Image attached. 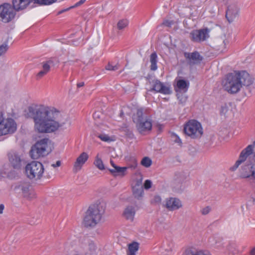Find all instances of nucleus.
Listing matches in <instances>:
<instances>
[{"label":"nucleus","instance_id":"f257e3e1","mask_svg":"<svg viewBox=\"0 0 255 255\" xmlns=\"http://www.w3.org/2000/svg\"><path fill=\"white\" fill-rule=\"evenodd\" d=\"M28 117L34 123V129L39 133H51L65 125L67 119L56 109L43 105H32L28 108Z\"/></svg>","mask_w":255,"mask_h":255},{"label":"nucleus","instance_id":"f03ea898","mask_svg":"<svg viewBox=\"0 0 255 255\" xmlns=\"http://www.w3.org/2000/svg\"><path fill=\"white\" fill-rule=\"evenodd\" d=\"M255 147V141L248 145L240 154L238 159L230 168L231 171H236L238 168V176L240 179L255 182V161L247 160L248 157L253 153Z\"/></svg>","mask_w":255,"mask_h":255},{"label":"nucleus","instance_id":"7ed1b4c3","mask_svg":"<svg viewBox=\"0 0 255 255\" xmlns=\"http://www.w3.org/2000/svg\"><path fill=\"white\" fill-rule=\"evenodd\" d=\"M105 208L106 205L103 202H98L90 206L84 219V226L86 227H94L101 221Z\"/></svg>","mask_w":255,"mask_h":255},{"label":"nucleus","instance_id":"20e7f679","mask_svg":"<svg viewBox=\"0 0 255 255\" xmlns=\"http://www.w3.org/2000/svg\"><path fill=\"white\" fill-rule=\"evenodd\" d=\"M147 115L145 110L139 109L133 116V121L136 124L138 131L141 134H145L152 128L151 121L147 118Z\"/></svg>","mask_w":255,"mask_h":255},{"label":"nucleus","instance_id":"39448f33","mask_svg":"<svg viewBox=\"0 0 255 255\" xmlns=\"http://www.w3.org/2000/svg\"><path fill=\"white\" fill-rule=\"evenodd\" d=\"M239 77L236 73H229L222 81L224 89L230 94H235L239 92L242 85Z\"/></svg>","mask_w":255,"mask_h":255},{"label":"nucleus","instance_id":"423d86ee","mask_svg":"<svg viewBox=\"0 0 255 255\" xmlns=\"http://www.w3.org/2000/svg\"><path fill=\"white\" fill-rule=\"evenodd\" d=\"M184 131L186 135L193 139L200 138L203 133L201 124L194 120H189L184 125Z\"/></svg>","mask_w":255,"mask_h":255},{"label":"nucleus","instance_id":"0eeeda50","mask_svg":"<svg viewBox=\"0 0 255 255\" xmlns=\"http://www.w3.org/2000/svg\"><path fill=\"white\" fill-rule=\"evenodd\" d=\"M43 165L38 161H32L27 164L25 167V172L30 179H41L44 173Z\"/></svg>","mask_w":255,"mask_h":255},{"label":"nucleus","instance_id":"6e6552de","mask_svg":"<svg viewBox=\"0 0 255 255\" xmlns=\"http://www.w3.org/2000/svg\"><path fill=\"white\" fill-rule=\"evenodd\" d=\"M48 138H43L38 141L32 147L30 151V156L33 159H38L43 157L49 153L48 150Z\"/></svg>","mask_w":255,"mask_h":255},{"label":"nucleus","instance_id":"1a4fd4ad","mask_svg":"<svg viewBox=\"0 0 255 255\" xmlns=\"http://www.w3.org/2000/svg\"><path fill=\"white\" fill-rule=\"evenodd\" d=\"M17 129V125L11 118L4 119L0 112V136L14 133Z\"/></svg>","mask_w":255,"mask_h":255},{"label":"nucleus","instance_id":"9d476101","mask_svg":"<svg viewBox=\"0 0 255 255\" xmlns=\"http://www.w3.org/2000/svg\"><path fill=\"white\" fill-rule=\"evenodd\" d=\"M14 190L22 194L23 197L28 200L36 198V194L28 182H20L14 187Z\"/></svg>","mask_w":255,"mask_h":255},{"label":"nucleus","instance_id":"9b49d317","mask_svg":"<svg viewBox=\"0 0 255 255\" xmlns=\"http://www.w3.org/2000/svg\"><path fill=\"white\" fill-rule=\"evenodd\" d=\"M15 9L10 4L5 3L0 5V20L4 23L11 21L15 15Z\"/></svg>","mask_w":255,"mask_h":255},{"label":"nucleus","instance_id":"f8f14e48","mask_svg":"<svg viewBox=\"0 0 255 255\" xmlns=\"http://www.w3.org/2000/svg\"><path fill=\"white\" fill-rule=\"evenodd\" d=\"M132 194L134 197L139 199L143 194L142 177L141 175L137 176L132 183Z\"/></svg>","mask_w":255,"mask_h":255},{"label":"nucleus","instance_id":"ddd939ff","mask_svg":"<svg viewBox=\"0 0 255 255\" xmlns=\"http://www.w3.org/2000/svg\"><path fill=\"white\" fill-rule=\"evenodd\" d=\"M209 32L208 28L194 30L191 32L190 37L193 41L199 42L205 40L209 37Z\"/></svg>","mask_w":255,"mask_h":255},{"label":"nucleus","instance_id":"4468645a","mask_svg":"<svg viewBox=\"0 0 255 255\" xmlns=\"http://www.w3.org/2000/svg\"><path fill=\"white\" fill-rule=\"evenodd\" d=\"M57 62V60L56 58H50L47 61L42 62L41 63L42 69L36 74V79L40 80L45 76L50 71L51 67L54 66Z\"/></svg>","mask_w":255,"mask_h":255},{"label":"nucleus","instance_id":"2eb2a0df","mask_svg":"<svg viewBox=\"0 0 255 255\" xmlns=\"http://www.w3.org/2000/svg\"><path fill=\"white\" fill-rule=\"evenodd\" d=\"M163 207L169 211L177 210L182 207L181 200L177 198L169 197L164 201Z\"/></svg>","mask_w":255,"mask_h":255},{"label":"nucleus","instance_id":"dca6fc26","mask_svg":"<svg viewBox=\"0 0 255 255\" xmlns=\"http://www.w3.org/2000/svg\"><path fill=\"white\" fill-rule=\"evenodd\" d=\"M152 88L151 91H155L165 95H169L172 93L170 87L169 85H165L158 80L152 81Z\"/></svg>","mask_w":255,"mask_h":255},{"label":"nucleus","instance_id":"f3484780","mask_svg":"<svg viewBox=\"0 0 255 255\" xmlns=\"http://www.w3.org/2000/svg\"><path fill=\"white\" fill-rule=\"evenodd\" d=\"M239 14V7L236 3L228 5L226 10V17L229 22H232Z\"/></svg>","mask_w":255,"mask_h":255},{"label":"nucleus","instance_id":"a211bd4d","mask_svg":"<svg viewBox=\"0 0 255 255\" xmlns=\"http://www.w3.org/2000/svg\"><path fill=\"white\" fill-rule=\"evenodd\" d=\"M184 56L188 59L189 63L190 65L199 64L203 60V57L197 51L192 53L185 52Z\"/></svg>","mask_w":255,"mask_h":255},{"label":"nucleus","instance_id":"6ab92c4d","mask_svg":"<svg viewBox=\"0 0 255 255\" xmlns=\"http://www.w3.org/2000/svg\"><path fill=\"white\" fill-rule=\"evenodd\" d=\"M236 74L239 78L242 86H249L253 83V79L246 71H243Z\"/></svg>","mask_w":255,"mask_h":255},{"label":"nucleus","instance_id":"aec40b11","mask_svg":"<svg viewBox=\"0 0 255 255\" xmlns=\"http://www.w3.org/2000/svg\"><path fill=\"white\" fill-rule=\"evenodd\" d=\"M9 161L15 169H20L22 166V159L17 153L11 152L8 154Z\"/></svg>","mask_w":255,"mask_h":255},{"label":"nucleus","instance_id":"412c9836","mask_svg":"<svg viewBox=\"0 0 255 255\" xmlns=\"http://www.w3.org/2000/svg\"><path fill=\"white\" fill-rule=\"evenodd\" d=\"M89 158L88 154L85 152H82L77 158L74 164L73 170L75 172L80 170Z\"/></svg>","mask_w":255,"mask_h":255},{"label":"nucleus","instance_id":"4be33fe9","mask_svg":"<svg viewBox=\"0 0 255 255\" xmlns=\"http://www.w3.org/2000/svg\"><path fill=\"white\" fill-rule=\"evenodd\" d=\"M32 0H13V7L15 10H22L31 2Z\"/></svg>","mask_w":255,"mask_h":255},{"label":"nucleus","instance_id":"5701e85b","mask_svg":"<svg viewBox=\"0 0 255 255\" xmlns=\"http://www.w3.org/2000/svg\"><path fill=\"white\" fill-rule=\"evenodd\" d=\"M184 255H206L205 251L193 247H187L184 251Z\"/></svg>","mask_w":255,"mask_h":255},{"label":"nucleus","instance_id":"b1692460","mask_svg":"<svg viewBox=\"0 0 255 255\" xmlns=\"http://www.w3.org/2000/svg\"><path fill=\"white\" fill-rule=\"evenodd\" d=\"M135 213L134 208L132 206H128L125 209L123 216L127 220L133 221Z\"/></svg>","mask_w":255,"mask_h":255},{"label":"nucleus","instance_id":"393cba45","mask_svg":"<svg viewBox=\"0 0 255 255\" xmlns=\"http://www.w3.org/2000/svg\"><path fill=\"white\" fill-rule=\"evenodd\" d=\"M189 83L184 80H179L177 81L176 91H183L186 92L189 87Z\"/></svg>","mask_w":255,"mask_h":255},{"label":"nucleus","instance_id":"a878e982","mask_svg":"<svg viewBox=\"0 0 255 255\" xmlns=\"http://www.w3.org/2000/svg\"><path fill=\"white\" fill-rule=\"evenodd\" d=\"M127 169V167H121L117 166H115L114 169H110V171L115 176H123Z\"/></svg>","mask_w":255,"mask_h":255},{"label":"nucleus","instance_id":"bb28decb","mask_svg":"<svg viewBox=\"0 0 255 255\" xmlns=\"http://www.w3.org/2000/svg\"><path fill=\"white\" fill-rule=\"evenodd\" d=\"M77 240H72L69 239L65 244V248L68 251L70 250H76L77 249Z\"/></svg>","mask_w":255,"mask_h":255},{"label":"nucleus","instance_id":"cd10ccee","mask_svg":"<svg viewBox=\"0 0 255 255\" xmlns=\"http://www.w3.org/2000/svg\"><path fill=\"white\" fill-rule=\"evenodd\" d=\"M139 249V244L137 242H133L128 245V250L129 255H135V253Z\"/></svg>","mask_w":255,"mask_h":255},{"label":"nucleus","instance_id":"c85d7f7f","mask_svg":"<svg viewBox=\"0 0 255 255\" xmlns=\"http://www.w3.org/2000/svg\"><path fill=\"white\" fill-rule=\"evenodd\" d=\"M157 56L156 53H152L150 55V62L151 63L150 69L152 71H155L157 69V67L156 65L157 63Z\"/></svg>","mask_w":255,"mask_h":255},{"label":"nucleus","instance_id":"c756f323","mask_svg":"<svg viewBox=\"0 0 255 255\" xmlns=\"http://www.w3.org/2000/svg\"><path fill=\"white\" fill-rule=\"evenodd\" d=\"M84 242L85 243L88 244V249L90 251V254H94L97 248L94 242L89 240L88 239H85Z\"/></svg>","mask_w":255,"mask_h":255},{"label":"nucleus","instance_id":"7c9ffc66","mask_svg":"<svg viewBox=\"0 0 255 255\" xmlns=\"http://www.w3.org/2000/svg\"><path fill=\"white\" fill-rule=\"evenodd\" d=\"M86 0H80L78 2H76L74 5L70 6L69 7H68L67 8L63 9L57 12V15H60L64 12L68 11L69 10L71 9V8L78 7V6L82 5V4H83L85 2Z\"/></svg>","mask_w":255,"mask_h":255},{"label":"nucleus","instance_id":"2f4dec72","mask_svg":"<svg viewBox=\"0 0 255 255\" xmlns=\"http://www.w3.org/2000/svg\"><path fill=\"white\" fill-rule=\"evenodd\" d=\"M57 0H32L33 3L39 5H49L57 1Z\"/></svg>","mask_w":255,"mask_h":255},{"label":"nucleus","instance_id":"473e14b6","mask_svg":"<svg viewBox=\"0 0 255 255\" xmlns=\"http://www.w3.org/2000/svg\"><path fill=\"white\" fill-rule=\"evenodd\" d=\"M9 49L7 41H5L0 45V56L4 55Z\"/></svg>","mask_w":255,"mask_h":255},{"label":"nucleus","instance_id":"72a5a7b5","mask_svg":"<svg viewBox=\"0 0 255 255\" xmlns=\"http://www.w3.org/2000/svg\"><path fill=\"white\" fill-rule=\"evenodd\" d=\"M94 164L100 170H104L105 166L102 159L97 156L94 161Z\"/></svg>","mask_w":255,"mask_h":255},{"label":"nucleus","instance_id":"f704fd0d","mask_svg":"<svg viewBox=\"0 0 255 255\" xmlns=\"http://www.w3.org/2000/svg\"><path fill=\"white\" fill-rule=\"evenodd\" d=\"M128 21L127 19H121L118 22L117 24L118 28L119 30H122L126 27L128 26Z\"/></svg>","mask_w":255,"mask_h":255},{"label":"nucleus","instance_id":"c9c22d12","mask_svg":"<svg viewBox=\"0 0 255 255\" xmlns=\"http://www.w3.org/2000/svg\"><path fill=\"white\" fill-rule=\"evenodd\" d=\"M151 159L147 157H144L141 161V164L145 167H149L151 165Z\"/></svg>","mask_w":255,"mask_h":255},{"label":"nucleus","instance_id":"e433bc0d","mask_svg":"<svg viewBox=\"0 0 255 255\" xmlns=\"http://www.w3.org/2000/svg\"><path fill=\"white\" fill-rule=\"evenodd\" d=\"M120 65L118 64H116L115 65H113L111 63H109L106 67V69L110 71H116L119 69Z\"/></svg>","mask_w":255,"mask_h":255},{"label":"nucleus","instance_id":"4c0bfd02","mask_svg":"<svg viewBox=\"0 0 255 255\" xmlns=\"http://www.w3.org/2000/svg\"><path fill=\"white\" fill-rule=\"evenodd\" d=\"M171 138L174 142L178 143L179 145H181V140L178 135L174 133H173L171 135Z\"/></svg>","mask_w":255,"mask_h":255},{"label":"nucleus","instance_id":"58836bf2","mask_svg":"<svg viewBox=\"0 0 255 255\" xmlns=\"http://www.w3.org/2000/svg\"><path fill=\"white\" fill-rule=\"evenodd\" d=\"M211 211V208L209 206L205 207L201 210V213L203 215L208 214Z\"/></svg>","mask_w":255,"mask_h":255},{"label":"nucleus","instance_id":"ea45409f","mask_svg":"<svg viewBox=\"0 0 255 255\" xmlns=\"http://www.w3.org/2000/svg\"><path fill=\"white\" fill-rule=\"evenodd\" d=\"M98 136L104 141H109L111 140L110 137L107 134H100Z\"/></svg>","mask_w":255,"mask_h":255},{"label":"nucleus","instance_id":"a19ab883","mask_svg":"<svg viewBox=\"0 0 255 255\" xmlns=\"http://www.w3.org/2000/svg\"><path fill=\"white\" fill-rule=\"evenodd\" d=\"M228 106L225 104L221 107L220 113L222 115H226L228 111Z\"/></svg>","mask_w":255,"mask_h":255},{"label":"nucleus","instance_id":"79ce46f5","mask_svg":"<svg viewBox=\"0 0 255 255\" xmlns=\"http://www.w3.org/2000/svg\"><path fill=\"white\" fill-rule=\"evenodd\" d=\"M152 185V182L149 180H146L145 181V182L144 183V188L145 189H149L150 188H151Z\"/></svg>","mask_w":255,"mask_h":255},{"label":"nucleus","instance_id":"37998d69","mask_svg":"<svg viewBox=\"0 0 255 255\" xmlns=\"http://www.w3.org/2000/svg\"><path fill=\"white\" fill-rule=\"evenodd\" d=\"M161 201V198L159 196H154V198L153 199L152 201V203H155V204H159Z\"/></svg>","mask_w":255,"mask_h":255},{"label":"nucleus","instance_id":"c03bdc74","mask_svg":"<svg viewBox=\"0 0 255 255\" xmlns=\"http://www.w3.org/2000/svg\"><path fill=\"white\" fill-rule=\"evenodd\" d=\"M171 23H172L171 21H170L168 20L164 21L163 22V24H164L167 26H170L171 25Z\"/></svg>","mask_w":255,"mask_h":255},{"label":"nucleus","instance_id":"a18cd8bd","mask_svg":"<svg viewBox=\"0 0 255 255\" xmlns=\"http://www.w3.org/2000/svg\"><path fill=\"white\" fill-rule=\"evenodd\" d=\"M61 162L60 161H57L56 163V164H53L52 166L54 167H58L60 165Z\"/></svg>","mask_w":255,"mask_h":255},{"label":"nucleus","instance_id":"49530a36","mask_svg":"<svg viewBox=\"0 0 255 255\" xmlns=\"http://www.w3.org/2000/svg\"><path fill=\"white\" fill-rule=\"evenodd\" d=\"M186 100H187V98L186 97H185V98H183V97L181 99L179 100V101L181 104H183L184 103L186 102Z\"/></svg>","mask_w":255,"mask_h":255},{"label":"nucleus","instance_id":"de8ad7c7","mask_svg":"<svg viewBox=\"0 0 255 255\" xmlns=\"http://www.w3.org/2000/svg\"><path fill=\"white\" fill-rule=\"evenodd\" d=\"M4 205L3 204L0 205V214H2L4 209Z\"/></svg>","mask_w":255,"mask_h":255},{"label":"nucleus","instance_id":"09e8293b","mask_svg":"<svg viewBox=\"0 0 255 255\" xmlns=\"http://www.w3.org/2000/svg\"><path fill=\"white\" fill-rule=\"evenodd\" d=\"M250 254L251 255H255V247L251 250Z\"/></svg>","mask_w":255,"mask_h":255},{"label":"nucleus","instance_id":"8fccbe9b","mask_svg":"<svg viewBox=\"0 0 255 255\" xmlns=\"http://www.w3.org/2000/svg\"><path fill=\"white\" fill-rule=\"evenodd\" d=\"M84 82H80L77 84V86L78 87L80 88V87H83L84 86Z\"/></svg>","mask_w":255,"mask_h":255},{"label":"nucleus","instance_id":"3c124183","mask_svg":"<svg viewBox=\"0 0 255 255\" xmlns=\"http://www.w3.org/2000/svg\"><path fill=\"white\" fill-rule=\"evenodd\" d=\"M111 163V165L113 166V167H115V166H117L115 163H114V162L112 161V160H111L110 161Z\"/></svg>","mask_w":255,"mask_h":255},{"label":"nucleus","instance_id":"603ef678","mask_svg":"<svg viewBox=\"0 0 255 255\" xmlns=\"http://www.w3.org/2000/svg\"><path fill=\"white\" fill-rule=\"evenodd\" d=\"M93 116L94 118L98 117V115H97V114L96 113L94 114Z\"/></svg>","mask_w":255,"mask_h":255},{"label":"nucleus","instance_id":"864d4df0","mask_svg":"<svg viewBox=\"0 0 255 255\" xmlns=\"http://www.w3.org/2000/svg\"><path fill=\"white\" fill-rule=\"evenodd\" d=\"M252 154H254V156L255 157V151L254 152V150H253V153Z\"/></svg>","mask_w":255,"mask_h":255}]
</instances>
